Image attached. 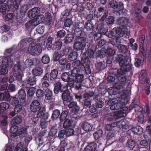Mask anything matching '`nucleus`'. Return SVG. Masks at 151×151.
Here are the masks:
<instances>
[{
    "mask_svg": "<svg viewBox=\"0 0 151 151\" xmlns=\"http://www.w3.org/2000/svg\"><path fill=\"white\" fill-rule=\"evenodd\" d=\"M102 33L109 38L114 37L115 38L109 39V42L113 46L117 47L121 43V40L119 38L122 37L125 34V32L122 29L118 27H115L111 31H108L107 28H104L102 29Z\"/></svg>",
    "mask_w": 151,
    "mask_h": 151,
    "instance_id": "obj_1",
    "label": "nucleus"
},
{
    "mask_svg": "<svg viewBox=\"0 0 151 151\" xmlns=\"http://www.w3.org/2000/svg\"><path fill=\"white\" fill-rule=\"evenodd\" d=\"M89 63L87 62H83L79 60H77L73 63V66L74 68H78L80 72H85L86 74L88 75L91 73V69Z\"/></svg>",
    "mask_w": 151,
    "mask_h": 151,
    "instance_id": "obj_2",
    "label": "nucleus"
},
{
    "mask_svg": "<svg viewBox=\"0 0 151 151\" xmlns=\"http://www.w3.org/2000/svg\"><path fill=\"white\" fill-rule=\"evenodd\" d=\"M116 60L117 62L119 63L120 67H124L127 68V70H131L132 66L131 64V60L129 59L128 56L119 55Z\"/></svg>",
    "mask_w": 151,
    "mask_h": 151,
    "instance_id": "obj_3",
    "label": "nucleus"
},
{
    "mask_svg": "<svg viewBox=\"0 0 151 151\" xmlns=\"http://www.w3.org/2000/svg\"><path fill=\"white\" fill-rule=\"evenodd\" d=\"M124 101V99L118 101L114 99L108 101L107 104L110 106V109L111 110L119 109L126 105Z\"/></svg>",
    "mask_w": 151,
    "mask_h": 151,
    "instance_id": "obj_4",
    "label": "nucleus"
},
{
    "mask_svg": "<svg viewBox=\"0 0 151 151\" xmlns=\"http://www.w3.org/2000/svg\"><path fill=\"white\" fill-rule=\"evenodd\" d=\"M58 71L57 69H53L50 72L47 70L45 72V75L43 77V80H47L50 82H55L58 78Z\"/></svg>",
    "mask_w": 151,
    "mask_h": 151,
    "instance_id": "obj_5",
    "label": "nucleus"
},
{
    "mask_svg": "<svg viewBox=\"0 0 151 151\" xmlns=\"http://www.w3.org/2000/svg\"><path fill=\"white\" fill-rule=\"evenodd\" d=\"M76 42L74 43L73 48L75 50H81V54L83 53V51L86 45V38L82 37L75 38Z\"/></svg>",
    "mask_w": 151,
    "mask_h": 151,
    "instance_id": "obj_6",
    "label": "nucleus"
},
{
    "mask_svg": "<svg viewBox=\"0 0 151 151\" xmlns=\"http://www.w3.org/2000/svg\"><path fill=\"white\" fill-rule=\"evenodd\" d=\"M80 72L76 68H74L71 71V77L75 81V82L77 83H82L84 80V76L83 74L79 73Z\"/></svg>",
    "mask_w": 151,
    "mask_h": 151,
    "instance_id": "obj_7",
    "label": "nucleus"
},
{
    "mask_svg": "<svg viewBox=\"0 0 151 151\" xmlns=\"http://www.w3.org/2000/svg\"><path fill=\"white\" fill-rule=\"evenodd\" d=\"M36 78L32 75L22 81L21 86L22 88H28L29 86H33L36 84Z\"/></svg>",
    "mask_w": 151,
    "mask_h": 151,
    "instance_id": "obj_8",
    "label": "nucleus"
},
{
    "mask_svg": "<svg viewBox=\"0 0 151 151\" xmlns=\"http://www.w3.org/2000/svg\"><path fill=\"white\" fill-rule=\"evenodd\" d=\"M53 91L54 93L58 94L59 93H62L68 88L67 86L62 83L60 81L55 82L53 84Z\"/></svg>",
    "mask_w": 151,
    "mask_h": 151,
    "instance_id": "obj_9",
    "label": "nucleus"
},
{
    "mask_svg": "<svg viewBox=\"0 0 151 151\" xmlns=\"http://www.w3.org/2000/svg\"><path fill=\"white\" fill-rule=\"evenodd\" d=\"M27 50L29 53L33 56L38 55L42 52L41 46L38 44L29 46Z\"/></svg>",
    "mask_w": 151,
    "mask_h": 151,
    "instance_id": "obj_10",
    "label": "nucleus"
},
{
    "mask_svg": "<svg viewBox=\"0 0 151 151\" xmlns=\"http://www.w3.org/2000/svg\"><path fill=\"white\" fill-rule=\"evenodd\" d=\"M129 22V20L126 17H120L117 19L116 23L120 27H119L124 31L125 33L127 31L126 28Z\"/></svg>",
    "mask_w": 151,
    "mask_h": 151,
    "instance_id": "obj_11",
    "label": "nucleus"
},
{
    "mask_svg": "<svg viewBox=\"0 0 151 151\" xmlns=\"http://www.w3.org/2000/svg\"><path fill=\"white\" fill-rule=\"evenodd\" d=\"M40 8L39 7H35L29 11L28 15L29 18H34L37 20L41 18L42 15L39 14Z\"/></svg>",
    "mask_w": 151,
    "mask_h": 151,
    "instance_id": "obj_12",
    "label": "nucleus"
},
{
    "mask_svg": "<svg viewBox=\"0 0 151 151\" xmlns=\"http://www.w3.org/2000/svg\"><path fill=\"white\" fill-rule=\"evenodd\" d=\"M71 49V47H68L65 48L64 51V54L69 55L68 57V59L70 61H73L77 59L78 55L77 52L73 51Z\"/></svg>",
    "mask_w": 151,
    "mask_h": 151,
    "instance_id": "obj_13",
    "label": "nucleus"
},
{
    "mask_svg": "<svg viewBox=\"0 0 151 151\" xmlns=\"http://www.w3.org/2000/svg\"><path fill=\"white\" fill-rule=\"evenodd\" d=\"M86 50V52L81 56V60L83 62L85 63L87 62L89 63H90L89 58L93 57L94 54V51L91 49H88L87 50Z\"/></svg>",
    "mask_w": 151,
    "mask_h": 151,
    "instance_id": "obj_14",
    "label": "nucleus"
},
{
    "mask_svg": "<svg viewBox=\"0 0 151 151\" xmlns=\"http://www.w3.org/2000/svg\"><path fill=\"white\" fill-rule=\"evenodd\" d=\"M96 15L97 17L101 16V20L102 21H104L105 19L109 15V11L106 8L104 7H99L97 8V12Z\"/></svg>",
    "mask_w": 151,
    "mask_h": 151,
    "instance_id": "obj_15",
    "label": "nucleus"
},
{
    "mask_svg": "<svg viewBox=\"0 0 151 151\" xmlns=\"http://www.w3.org/2000/svg\"><path fill=\"white\" fill-rule=\"evenodd\" d=\"M111 7L117 11H121L124 9V4L121 2H119L116 0H111L109 3Z\"/></svg>",
    "mask_w": 151,
    "mask_h": 151,
    "instance_id": "obj_16",
    "label": "nucleus"
},
{
    "mask_svg": "<svg viewBox=\"0 0 151 151\" xmlns=\"http://www.w3.org/2000/svg\"><path fill=\"white\" fill-rule=\"evenodd\" d=\"M40 23L39 20L37 22V20H31L27 22L25 24L26 29L30 33L32 30Z\"/></svg>",
    "mask_w": 151,
    "mask_h": 151,
    "instance_id": "obj_17",
    "label": "nucleus"
},
{
    "mask_svg": "<svg viewBox=\"0 0 151 151\" xmlns=\"http://www.w3.org/2000/svg\"><path fill=\"white\" fill-rule=\"evenodd\" d=\"M29 108L31 111L35 113L40 111L41 106L39 101L37 100H34L31 103Z\"/></svg>",
    "mask_w": 151,
    "mask_h": 151,
    "instance_id": "obj_18",
    "label": "nucleus"
},
{
    "mask_svg": "<svg viewBox=\"0 0 151 151\" xmlns=\"http://www.w3.org/2000/svg\"><path fill=\"white\" fill-rule=\"evenodd\" d=\"M19 90L18 92V97L19 99V102L23 106L26 105V94L25 90L22 89Z\"/></svg>",
    "mask_w": 151,
    "mask_h": 151,
    "instance_id": "obj_19",
    "label": "nucleus"
},
{
    "mask_svg": "<svg viewBox=\"0 0 151 151\" xmlns=\"http://www.w3.org/2000/svg\"><path fill=\"white\" fill-rule=\"evenodd\" d=\"M61 96L63 101L67 102H70L73 99V97L70 95V92L68 88L67 90L61 93Z\"/></svg>",
    "mask_w": 151,
    "mask_h": 151,
    "instance_id": "obj_20",
    "label": "nucleus"
},
{
    "mask_svg": "<svg viewBox=\"0 0 151 151\" xmlns=\"http://www.w3.org/2000/svg\"><path fill=\"white\" fill-rule=\"evenodd\" d=\"M69 102V104L68 105V107L71 109L72 112L74 114H77L80 109V107L77 105V102L75 101H71Z\"/></svg>",
    "mask_w": 151,
    "mask_h": 151,
    "instance_id": "obj_21",
    "label": "nucleus"
},
{
    "mask_svg": "<svg viewBox=\"0 0 151 151\" xmlns=\"http://www.w3.org/2000/svg\"><path fill=\"white\" fill-rule=\"evenodd\" d=\"M40 22V23L43 22L46 25H49L52 23V16L50 13L47 14L45 17L43 15H41Z\"/></svg>",
    "mask_w": 151,
    "mask_h": 151,
    "instance_id": "obj_22",
    "label": "nucleus"
},
{
    "mask_svg": "<svg viewBox=\"0 0 151 151\" xmlns=\"http://www.w3.org/2000/svg\"><path fill=\"white\" fill-rule=\"evenodd\" d=\"M93 100L96 102L95 105L97 108H101L104 105V103L102 101L100 96L96 95L93 97Z\"/></svg>",
    "mask_w": 151,
    "mask_h": 151,
    "instance_id": "obj_23",
    "label": "nucleus"
},
{
    "mask_svg": "<svg viewBox=\"0 0 151 151\" xmlns=\"http://www.w3.org/2000/svg\"><path fill=\"white\" fill-rule=\"evenodd\" d=\"M44 109L45 111V108H43L42 110L38 112L37 114V116L39 117V119H40V120L46 121L49 117V114L48 112H44Z\"/></svg>",
    "mask_w": 151,
    "mask_h": 151,
    "instance_id": "obj_24",
    "label": "nucleus"
},
{
    "mask_svg": "<svg viewBox=\"0 0 151 151\" xmlns=\"http://www.w3.org/2000/svg\"><path fill=\"white\" fill-rule=\"evenodd\" d=\"M97 148V144L95 142H92L88 143L84 149L85 151H95Z\"/></svg>",
    "mask_w": 151,
    "mask_h": 151,
    "instance_id": "obj_25",
    "label": "nucleus"
},
{
    "mask_svg": "<svg viewBox=\"0 0 151 151\" xmlns=\"http://www.w3.org/2000/svg\"><path fill=\"white\" fill-rule=\"evenodd\" d=\"M43 68L40 67H36L34 68L32 70V75L35 77L40 76L43 73Z\"/></svg>",
    "mask_w": 151,
    "mask_h": 151,
    "instance_id": "obj_26",
    "label": "nucleus"
},
{
    "mask_svg": "<svg viewBox=\"0 0 151 151\" xmlns=\"http://www.w3.org/2000/svg\"><path fill=\"white\" fill-rule=\"evenodd\" d=\"M10 106L9 104L6 102L0 103V114L3 115L6 114V111L8 109Z\"/></svg>",
    "mask_w": 151,
    "mask_h": 151,
    "instance_id": "obj_27",
    "label": "nucleus"
},
{
    "mask_svg": "<svg viewBox=\"0 0 151 151\" xmlns=\"http://www.w3.org/2000/svg\"><path fill=\"white\" fill-rule=\"evenodd\" d=\"M14 51L11 55H9L10 57H8L9 59L12 61L19 59L21 54V52H22L19 49L15 52Z\"/></svg>",
    "mask_w": 151,
    "mask_h": 151,
    "instance_id": "obj_28",
    "label": "nucleus"
},
{
    "mask_svg": "<svg viewBox=\"0 0 151 151\" xmlns=\"http://www.w3.org/2000/svg\"><path fill=\"white\" fill-rule=\"evenodd\" d=\"M82 128L85 131L89 132L92 131L93 129V125L87 122H84L82 124Z\"/></svg>",
    "mask_w": 151,
    "mask_h": 151,
    "instance_id": "obj_29",
    "label": "nucleus"
},
{
    "mask_svg": "<svg viewBox=\"0 0 151 151\" xmlns=\"http://www.w3.org/2000/svg\"><path fill=\"white\" fill-rule=\"evenodd\" d=\"M94 27V25L92 21L89 20L86 22L84 25V29L87 31H92L93 33V29Z\"/></svg>",
    "mask_w": 151,
    "mask_h": 151,
    "instance_id": "obj_30",
    "label": "nucleus"
},
{
    "mask_svg": "<svg viewBox=\"0 0 151 151\" xmlns=\"http://www.w3.org/2000/svg\"><path fill=\"white\" fill-rule=\"evenodd\" d=\"M120 128L123 129L127 130L129 128V124L126 119L121 120L118 122Z\"/></svg>",
    "mask_w": 151,
    "mask_h": 151,
    "instance_id": "obj_31",
    "label": "nucleus"
},
{
    "mask_svg": "<svg viewBox=\"0 0 151 151\" xmlns=\"http://www.w3.org/2000/svg\"><path fill=\"white\" fill-rule=\"evenodd\" d=\"M27 133V128L25 127H23L18 129L16 136L19 135L21 138H22L26 136Z\"/></svg>",
    "mask_w": 151,
    "mask_h": 151,
    "instance_id": "obj_32",
    "label": "nucleus"
},
{
    "mask_svg": "<svg viewBox=\"0 0 151 151\" xmlns=\"http://www.w3.org/2000/svg\"><path fill=\"white\" fill-rule=\"evenodd\" d=\"M23 63H19L17 65H14L13 68V70L14 73H19L22 72V69H25L24 66H22Z\"/></svg>",
    "mask_w": 151,
    "mask_h": 151,
    "instance_id": "obj_33",
    "label": "nucleus"
},
{
    "mask_svg": "<svg viewBox=\"0 0 151 151\" xmlns=\"http://www.w3.org/2000/svg\"><path fill=\"white\" fill-rule=\"evenodd\" d=\"M3 17L6 22L10 23V24H12L13 19V14L12 13H8L6 15H4Z\"/></svg>",
    "mask_w": 151,
    "mask_h": 151,
    "instance_id": "obj_34",
    "label": "nucleus"
},
{
    "mask_svg": "<svg viewBox=\"0 0 151 151\" xmlns=\"http://www.w3.org/2000/svg\"><path fill=\"white\" fill-rule=\"evenodd\" d=\"M62 46V43L60 40H55L53 44L52 48L53 50L55 51L60 50Z\"/></svg>",
    "mask_w": 151,
    "mask_h": 151,
    "instance_id": "obj_35",
    "label": "nucleus"
},
{
    "mask_svg": "<svg viewBox=\"0 0 151 151\" xmlns=\"http://www.w3.org/2000/svg\"><path fill=\"white\" fill-rule=\"evenodd\" d=\"M45 98L47 100H50L53 98L52 91L50 89H46L45 90Z\"/></svg>",
    "mask_w": 151,
    "mask_h": 151,
    "instance_id": "obj_36",
    "label": "nucleus"
},
{
    "mask_svg": "<svg viewBox=\"0 0 151 151\" xmlns=\"http://www.w3.org/2000/svg\"><path fill=\"white\" fill-rule=\"evenodd\" d=\"M26 41L24 39L21 40L18 44V48L21 51L25 52L26 51Z\"/></svg>",
    "mask_w": 151,
    "mask_h": 151,
    "instance_id": "obj_37",
    "label": "nucleus"
},
{
    "mask_svg": "<svg viewBox=\"0 0 151 151\" xmlns=\"http://www.w3.org/2000/svg\"><path fill=\"white\" fill-rule=\"evenodd\" d=\"M131 130L134 134L139 135L142 134L143 129L141 127L137 125L132 128Z\"/></svg>",
    "mask_w": 151,
    "mask_h": 151,
    "instance_id": "obj_38",
    "label": "nucleus"
},
{
    "mask_svg": "<svg viewBox=\"0 0 151 151\" xmlns=\"http://www.w3.org/2000/svg\"><path fill=\"white\" fill-rule=\"evenodd\" d=\"M74 37V35L72 34H67L64 39V43L65 44L71 43L73 41Z\"/></svg>",
    "mask_w": 151,
    "mask_h": 151,
    "instance_id": "obj_39",
    "label": "nucleus"
},
{
    "mask_svg": "<svg viewBox=\"0 0 151 151\" xmlns=\"http://www.w3.org/2000/svg\"><path fill=\"white\" fill-rule=\"evenodd\" d=\"M22 121V117L21 116L19 115L14 117L11 122L12 125L19 124Z\"/></svg>",
    "mask_w": 151,
    "mask_h": 151,
    "instance_id": "obj_40",
    "label": "nucleus"
},
{
    "mask_svg": "<svg viewBox=\"0 0 151 151\" xmlns=\"http://www.w3.org/2000/svg\"><path fill=\"white\" fill-rule=\"evenodd\" d=\"M116 132L115 130H111L109 132L107 135L106 139L107 142H111L114 137Z\"/></svg>",
    "mask_w": 151,
    "mask_h": 151,
    "instance_id": "obj_41",
    "label": "nucleus"
},
{
    "mask_svg": "<svg viewBox=\"0 0 151 151\" xmlns=\"http://www.w3.org/2000/svg\"><path fill=\"white\" fill-rule=\"evenodd\" d=\"M10 95L8 90H6L4 93H0V101L8 100L9 98Z\"/></svg>",
    "mask_w": 151,
    "mask_h": 151,
    "instance_id": "obj_42",
    "label": "nucleus"
},
{
    "mask_svg": "<svg viewBox=\"0 0 151 151\" xmlns=\"http://www.w3.org/2000/svg\"><path fill=\"white\" fill-rule=\"evenodd\" d=\"M68 111L67 110L63 111L62 112L60 113V115L59 116V118L60 121L61 122H63L65 121L67 116L68 114Z\"/></svg>",
    "mask_w": 151,
    "mask_h": 151,
    "instance_id": "obj_43",
    "label": "nucleus"
},
{
    "mask_svg": "<svg viewBox=\"0 0 151 151\" xmlns=\"http://www.w3.org/2000/svg\"><path fill=\"white\" fill-rule=\"evenodd\" d=\"M140 109V106L133 101L129 106V111H131L132 110L134 109L135 112H137L139 111Z\"/></svg>",
    "mask_w": 151,
    "mask_h": 151,
    "instance_id": "obj_44",
    "label": "nucleus"
},
{
    "mask_svg": "<svg viewBox=\"0 0 151 151\" xmlns=\"http://www.w3.org/2000/svg\"><path fill=\"white\" fill-rule=\"evenodd\" d=\"M83 34L81 29L79 27L76 28L74 30V35L75 36V38H78L86 37L83 36Z\"/></svg>",
    "mask_w": 151,
    "mask_h": 151,
    "instance_id": "obj_45",
    "label": "nucleus"
},
{
    "mask_svg": "<svg viewBox=\"0 0 151 151\" xmlns=\"http://www.w3.org/2000/svg\"><path fill=\"white\" fill-rule=\"evenodd\" d=\"M117 48L119 52L122 54H126L128 51V47L127 46L120 44L117 46Z\"/></svg>",
    "mask_w": 151,
    "mask_h": 151,
    "instance_id": "obj_46",
    "label": "nucleus"
},
{
    "mask_svg": "<svg viewBox=\"0 0 151 151\" xmlns=\"http://www.w3.org/2000/svg\"><path fill=\"white\" fill-rule=\"evenodd\" d=\"M60 112L58 109H55L52 111V113L51 116V119L54 121L58 119L60 115Z\"/></svg>",
    "mask_w": 151,
    "mask_h": 151,
    "instance_id": "obj_47",
    "label": "nucleus"
},
{
    "mask_svg": "<svg viewBox=\"0 0 151 151\" xmlns=\"http://www.w3.org/2000/svg\"><path fill=\"white\" fill-rule=\"evenodd\" d=\"M103 135V132L101 129H99L97 130L93 134V136L96 140L101 138Z\"/></svg>",
    "mask_w": 151,
    "mask_h": 151,
    "instance_id": "obj_48",
    "label": "nucleus"
},
{
    "mask_svg": "<svg viewBox=\"0 0 151 151\" xmlns=\"http://www.w3.org/2000/svg\"><path fill=\"white\" fill-rule=\"evenodd\" d=\"M96 70L98 72L103 70L105 68V65L102 61H97L95 63Z\"/></svg>",
    "mask_w": 151,
    "mask_h": 151,
    "instance_id": "obj_49",
    "label": "nucleus"
},
{
    "mask_svg": "<svg viewBox=\"0 0 151 151\" xmlns=\"http://www.w3.org/2000/svg\"><path fill=\"white\" fill-rule=\"evenodd\" d=\"M71 76L69 72H64L61 75V79L64 82H67L71 79Z\"/></svg>",
    "mask_w": 151,
    "mask_h": 151,
    "instance_id": "obj_50",
    "label": "nucleus"
},
{
    "mask_svg": "<svg viewBox=\"0 0 151 151\" xmlns=\"http://www.w3.org/2000/svg\"><path fill=\"white\" fill-rule=\"evenodd\" d=\"M47 81H48L47 80H43V77L41 79V82L40 86L41 88L44 90L46 89H49L48 88L50 86V84Z\"/></svg>",
    "mask_w": 151,
    "mask_h": 151,
    "instance_id": "obj_51",
    "label": "nucleus"
},
{
    "mask_svg": "<svg viewBox=\"0 0 151 151\" xmlns=\"http://www.w3.org/2000/svg\"><path fill=\"white\" fill-rule=\"evenodd\" d=\"M57 38L59 40H61L66 35V32L63 29L58 31L56 33Z\"/></svg>",
    "mask_w": 151,
    "mask_h": 151,
    "instance_id": "obj_52",
    "label": "nucleus"
},
{
    "mask_svg": "<svg viewBox=\"0 0 151 151\" xmlns=\"http://www.w3.org/2000/svg\"><path fill=\"white\" fill-rule=\"evenodd\" d=\"M121 68L120 69H118L117 70V76H121L125 74L126 72H129L130 70H128L127 69V68H125L123 67H120Z\"/></svg>",
    "mask_w": 151,
    "mask_h": 151,
    "instance_id": "obj_53",
    "label": "nucleus"
},
{
    "mask_svg": "<svg viewBox=\"0 0 151 151\" xmlns=\"http://www.w3.org/2000/svg\"><path fill=\"white\" fill-rule=\"evenodd\" d=\"M106 43V41L104 39H100L98 41L95 42V43L96 44V45L95 49H97L99 48L102 47Z\"/></svg>",
    "mask_w": 151,
    "mask_h": 151,
    "instance_id": "obj_54",
    "label": "nucleus"
},
{
    "mask_svg": "<svg viewBox=\"0 0 151 151\" xmlns=\"http://www.w3.org/2000/svg\"><path fill=\"white\" fill-rule=\"evenodd\" d=\"M13 151H28L26 147H24L21 142L18 143Z\"/></svg>",
    "mask_w": 151,
    "mask_h": 151,
    "instance_id": "obj_55",
    "label": "nucleus"
},
{
    "mask_svg": "<svg viewBox=\"0 0 151 151\" xmlns=\"http://www.w3.org/2000/svg\"><path fill=\"white\" fill-rule=\"evenodd\" d=\"M106 25H111L113 24L114 22V18L112 16H109L105 19Z\"/></svg>",
    "mask_w": 151,
    "mask_h": 151,
    "instance_id": "obj_56",
    "label": "nucleus"
},
{
    "mask_svg": "<svg viewBox=\"0 0 151 151\" xmlns=\"http://www.w3.org/2000/svg\"><path fill=\"white\" fill-rule=\"evenodd\" d=\"M4 5H6L8 9H9L10 10H14L15 9L14 8V5L13 2V1L12 0H7L6 4H4Z\"/></svg>",
    "mask_w": 151,
    "mask_h": 151,
    "instance_id": "obj_57",
    "label": "nucleus"
},
{
    "mask_svg": "<svg viewBox=\"0 0 151 151\" xmlns=\"http://www.w3.org/2000/svg\"><path fill=\"white\" fill-rule=\"evenodd\" d=\"M118 79L119 80V81L124 85H125L127 82L129 81V77L128 76H125L123 77L119 76Z\"/></svg>",
    "mask_w": 151,
    "mask_h": 151,
    "instance_id": "obj_58",
    "label": "nucleus"
},
{
    "mask_svg": "<svg viewBox=\"0 0 151 151\" xmlns=\"http://www.w3.org/2000/svg\"><path fill=\"white\" fill-rule=\"evenodd\" d=\"M62 57L61 53L58 52H54L53 55L52 60L54 62L58 61Z\"/></svg>",
    "mask_w": 151,
    "mask_h": 151,
    "instance_id": "obj_59",
    "label": "nucleus"
},
{
    "mask_svg": "<svg viewBox=\"0 0 151 151\" xmlns=\"http://www.w3.org/2000/svg\"><path fill=\"white\" fill-rule=\"evenodd\" d=\"M54 38L51 37H49L47 40L46 47L48 50L52 48L53 46L52 41Z\"/></svg>",
    "mask_w": 151,
    "mask_h": 151,
    "instance_id": "obj_60",
    "label": "nucleus"
},
{
    "mask_svg": "<svg viewBox=\"0 0 151 151\" xmlns=\"http://www.w3.org/2000/svg\"><path fill=\"white\" fill-rule=\"evenodd\" d=\"M45 91L41 89H38L36 91L35 93L37 97L39 99L42 98L45 95Z\"/></svg>",
    "mask_w": 151,
    "mask_h": 151,
    "instance_id": "obj_61",
    "label": "nucleus"
},
{
    "mask_svg": "<svg viewBox=\"0 0 151 151\" xmlns=\"http://www.w3.org/2000/svg\"><path fill=\"white\" fill-rule=\"evenodd\" d=\"M24 63L23 64H22L23 65H25V68H27L28 67H30L31 66H32L34 65V62L33 60L32 59L30 58H27V59L25 62L23 63Z\"/></svg>",
    "mask_w": 151,
    "mask_h": 151,
    "instance_id": "obj_62",
    "label": "nucleus"
},
{
    "mask_svg": "<svg viewBox=\"0 0 151 151\" xmlns=\"http://www.w3.org/2000/svg\"><path fill=\"white\" fill-rule=\"evenodd\" d=\"M72 122L70 119L67 118L63 122V127L64 129H67L72 126Z\"/></svg>",
    "mask_w": 151,
    "mask_h": 151,
    "instance_id": "obj_63",
    "label": "nucleus"
},
{
    "mask_svg": "<svg viewBox=\"0 0 151 151\" xmlns=\"http://www.w3.org/2000/svg\"><path fill=\"white\" fill-rule=\"evenodd\" d=\"M101 95L106 98H107L109 99H111V98L110 97V96L107 91V89H101Z\"/></svg>",
    "mask_w": 151,
    "mask_h": 151,
    "instance_id": "obj_64",
    "label": "nucleus"
}]
</instances>
